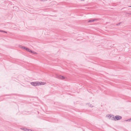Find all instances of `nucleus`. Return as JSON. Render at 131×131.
Returning <instances> with one entry per match:
<instances>
[{
	"mask_svg": "<svg viewBox=\"0 0 131 131\" xmlns=\"http://www.w3.org/2000/svg\"><path fill=\"white\" fill-rule=\"evenodd\" d=\"M41 1H43V0H41Z\"/></svg>",
	"mask_w": 131,
	"mask_h": 131,
	"instance_id": "nucleus-14",
	"label": "nucleus"
},
{
	"mask_svg": "<svg viewBox=\"0 0 131 131\" xmlns=\"http://www.w3.org/2000/svg\"><path fill=\"white\" fill-rule=\"evenodd\" d=\"M31 131H34L31 130Z\"/></svg>",
	"mask_w": 131,
	"mask_h": 131,
	"instance_id": "nucleus-16",
	"label": "nucleus"
},
{
	"mask_svg": "<svg viewBox=\"0 0 131 131\" xmlns=\"http://www.w3.org/2000/svg\"><path fill=\"white\" fill-rule=\"evenodd\" d=\"M122 117L120 116L116 115L114 117V121H116L121 119Z\"/></svg>",
	"mask_w": 131,
	"mask_h": 131,
	"instance_id": "nucleus-3",
	"label": "nucleus"
},
{
	"mask_svg": "<svg viewBox=\"0 0 131 131\" xmlns=\"http://www.w3.org/2000/svg\"><path fill=\"white\" fill-rule=\"evenodd\" d=\"M0 32H3L4 33H7V32L2 30H0Z\"/></svg>",
	"mask_w": 131,
	"mask_h": 131,
	"instance_id": "nucleus-11",
	"label": "nucleus"
},
{
	"mask_svg": "<svg viewBox=\"0 0 131 131\" xmlns=\"http://www.w3.org/2000/svg\"><path fill=\"white\" fill-rule=\"evenodd\" d=\"M25 50H26L27 51L30 52V51L31 50H30L28 48H26Z\"/></svg>",
	"mask_w": 131,
	"mask_h": 131,
	"instance_id": "nucleus-7",
	"label": "nucleus"
},
{
	"mask_svg": "<svg viewBox=\"0 0 131 131\" xmlns=\"http://www.w3.org/2000/svg\"><path fill=\"white\" fill-rule=\"evenodd\" d=\"M21 129L23 130H25V131H28V129H27L26 128H21Z\"/></svg>",
	"mask_w": 131,
	"mask_h": 131,
	"instance_id": "nucleus-6",
	"label": "nucleus"
},
{
	"mask_svg": "<svg viewBox=\"0 0 131 131\" xmlns=\"http://www.w3.org/2000/svg\"><path fill=\"white\" fill-rule=\"evenodd\" d=\"M124 121L126 122H131V120L130 118L128 119L125 120Z\"/></svg>",
	"mask_w": 131,
	"mask_h": 131,
	"instance_id": "nucleus-10",
	"label": "nucleus"
},
{
	"mask_svg": "<svg viewBox=\"0 0 131 131\" xmlns=\"http://www.w3.org/2000/svg\"><path fill=\"white\" fill-rule=\"evenodd\" d=\"M57 77L58 79H64V77L63 76H62L60 75H57Z\"/></svg>",
	"mask_w": 131,
	"mask_h": 131,
	"instance_id": "nucleus-4",
	"label": "nucleus"
},
{
	"mask_svg": "<svg viewBox=\"0 0 131 131\" xmlns=\"http://www.w3.org/2000/svg\"><path fill=\"white\" fill-rule=\"evenodd\" d=\"M31 84L32 86H36L41 85H44L45 84V82H41L37 81L31 82Z\"/></svg>",
	"mask_w": 131,
	"mask_h": 131,
	"instance_id": "nucleus-1",
	"label": "nucleus"
},
{
	"mask_svg": "<svg viewBox=\"0 0 131 131\" xmlns=\"http://www.w3.org/2000/svg\"><path fill=\"white\" fill-rule=\"evenodd\" d=\"M20 47L21 48H22L23 49H25V50L26 48V47H23V46H20Z\"/></svg>",
	"mask_w": 131,
	"mask_h": 131,
	"instance_id": "nucleus-8",
	"label": "nucleus"
},
{
	"mask_svg": "<svg viewBox=\"0 0 131 131\" xmlns=\"http://www.w3.org/2000/svg\"><path fill=\"white\" fill-rule=\"evenodd\" d=\"M89 106L90 107H93V106L91 104H89Z\"/></svg>",
	"mask_w": 131,
	"mask_h": 131,
	"instance_id": "nucleus-12",
	"label": "nucleus"
},
{
	"mask_svg": "<svg viewBox=\"0 0 131 131\" xmlns=\"http://www.w3.org/2000/svg\"><path fill=\"white\" fill-rule=\"evenodd\" d=\"M96 20V19H91L88 21V22L91 23L94 22L95 20Z\"/></svg>",
	"mask_w": 131,
	"mask_h": 131,
	"instance_id": "nucleus-5",
	"label": "nucleus"
},
{
	"mask_svg": "<svg viewBox=\"0 0 131 131\" xmlns=\"http://www.w3.org/2000/svg\"><path fill=\"white\" fill-rule=\"evenodd\" d=\"M28 131H31V130L30 129H28Z\"/></svg>",
	"mask_w": 131,
	"mask_h": 131,
	"instance_id": "nucleus-13",
	"label": "nucleus"
},
{
	"mask_svg": "<svg viewBox=\"0 0 131 131\" xmlns=\"http://www.w3.org/2000/svg\"><path fill=\"white\" fill-rule=\"evenodd\" d=\"M106 117H108L109 119L114 121V116L112 114H108L106 116Z\"/></svg>",
	"mask_w": 131,
	"mask_h": 131,
	"instance_id": "nucleus-2",
	"label": "nucleus"
},
{
	"mask_svg": "<svg viewBox=\"0 0 131 131\" xmlns=\"http://www.w3.org/2000/svg\"><path fill=\"white\" fill-rule=\"evenodd\" d=\"M129 7H131V6H129Z\"/></svg>",
	"mask_w": 131,
	"mask_h": 131,
	"instance_id": "nucleus-15",
	"label": "nucleus"
},
{
	"mask_svg": "<svg viewBox=\"0 0 131 131\" xmlns=\"http://www.w3.org/2000/svg\"><path fill=\"white\" fill-rule=\"evenodd\" d=\"M30 51V52L31 53H34V54H37V52H34L31 50V51Z\"/></svg>",
	"mask_w": 131,
	"mask_h": 131,
	"instance_id": "nucleus-9",
	"label": "nucleus"
}]
</instances>
